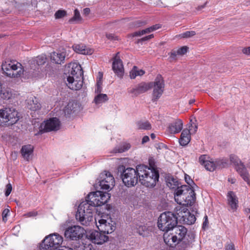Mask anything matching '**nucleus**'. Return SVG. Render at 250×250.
I'll return each mask as SVG.
<instances>
[{
	"mask_svg": "<svg viewBox=\"0 0 250 250\" xmlns=\"http://www.w3.org/2000/svg\"><path fill=\"white\" fill-rule=\"evenodd\" d=\"M67 69L68 71L67 86L72 90L80 89L83 85V74L81 66L76 62L70 63L68 64Z\"/></svg>",
	"mask_w": 250,
	"mask_h": 250,
	"instance_id": "obj_1",
	"label": "nucleus"
},
{
	"mask_svg": "<svg viewBox=\"0 0 250 250\" xmlns=\"http://www.w3.org/2000/svg\"><path fill=\"white\" fill-rule=\"evenodd\" d=\"M139 181L146 187H153L159 178V172L155 169L145 165L137 166Z\"/></svg>",
	"mask_w": 250,
	"mask_h": 250,
	"instance_id": "obj_2",
	"label": "nucleus"
},
{
	"mask_svg": "<svg viewBox=\"0 0 250 250\" xmlns=\"http://www.w3.org/2000/svg\"><path fill=\"white\" fill-rule=\"evenodd\" d=\"M93 206L86 199L78 206L76 214V219L83 225L89 226L94 220Z\"/></svg>",
	"mask_w": 250,
	"mask_h": 250,
	"instance_id": "obj_3",
	"label": "nucleus"
},
{
	"mask_svg": "<svg viewBox=\"0 0 250 250\" xmlns=\"http://www.w3.org/2000/svg\"><path fill=\"white\" fill-rule=\"evenodd\" d=\"M174 199L179 206H190L195 201L194 191L189 186H181L176 189L174 193Z\"/></svg>",
	"mask_w": 250,
	"mask_h": 250,
	"instance_id": "obj_4",
	"label": "nucleus"
},
{
	"mask_svg": "<svg viewBox=\"0 0 250 250\" xmlns=\"http://www.w3.org/2000/svg\"><path fill=\"white\" fill-rule=\"evenodd\" d=\"M158 227L163 231H169L177 224V218L171 212L167 211L162 213L158 220Z\"/></svg>",
	"mask_w": 250,
	"mask_h": 250,
	"instance_id": "obj_5",
	"label": "nucleus"
},
{
	"mask_svg": "<svg viewBox=\"0 0 250 250\" xmlns=\"http://www.w3.org/2000/svg\"><path fill=\"white\" fill-rule=\"evenodd\" d=\"M20 117L18 111L13 107L0 109V125H11L16 124Z\"/></svg>",
	"mask_w": 250,
	"mask_h": 250,
	"instance_id": "obj_6",
	"label": "nucleus"
},
{
	"mask_svg": "<svg viewBox=\"0 0 250 250\" xmlns=\"http://www.w3.org/2000/svg\"><path fill=\"white\" fill-rule=\"evenodd\" d=\"M2 69L4 73L10 77L18 78L25 73L21 64L14 61H7L2 64Z\"/></svg>",
	"mask_w": 250,
	"mask_h": 250,
	"instance_id": "obj_7",
	"label": "nucleus"
},
{
	"mask_svg": "<svg viewBox=\"0 0 250 250\" xmlns=\"http://www.w3.org/2000/svg\"><path fill=\"white\" fill-rule=\"evenodd\" d=\"M63 242L62 237L57 233L51 234L46 236L42 240L41 248L44 250H51L60 249Z\"/></svg>",
	"mask_w": 250,
	"mask_h": 250,
	"instance_id": "obj_8",
	"label": "nucleus"
},
{
	"mask_svg": "<svg viewBox=\"0 0 250 250\" xmlns=\"http://www.w3.org/2000/svg\"><path fill=\"white\" fill-rule=\"evenodd\" d=\"M229 160L231 163L234 165L235 169L240 176L248 185L250 186V174L244 163L237 156L234 154H231L229 156Z\"/></svg>",
	"mask_w": 250,
	"mask_h": 250,
	"instance_id": "obj_9",
	"label": "nucleus"
},
{
	"mask_svg": "<svg viewBox=\"0 0 250 250\" xmlns=\"http://www.w3.org/2000/svg\"><path fill=\"white\" fill-rule=\"evenodd\" d=\"M110 198L109 193L96 191L89 193L86 199L95 208L96 206H101L106 203Z\"/></svg>",
	"mask_w": 250,
	"mask_h": 250,
	"instance_id": "obj_10",
	"label": "nucleus"
},
{
	"mask_svg": "<svg viewBox=\"0 0 250 250\" xmlns=\"http://www.w3.org/2000/svg\"><path fill=\"white\" fill-rule=\"evenodd\" d=\"M124 184L128 187L136 185L139 180L137 166L136 169L128 167L124 169L122 174Z\"/></svg>",
	"mask_w": 250,
	"mask_h": 250,
	"instance_id": "obj_11",
	"label": "nucleus"
},
{
	"mask_svg": "<svg viewBox=\"0 0 250 250\" xmlns=\"http://www.w3.org/2000/svg\"><path fill=\"white\" fill-rule=\"evenodd\" d=\"M188 206H178L174 211L175 212L177 218L179 222L188 225H191L194 223L196 221V218L194 215H189L188 218H185L184 216L188 214V210L187 208Z\"/></svg>",
	"mask_w": 250,
	"mask_h": 250,
	"instance_id": "obj_12",
	"label": "nucleus"
},
{
	"mask_svg": "<svg viewBox=\"0 0 250 250\" xmlns=\"http://www.w3.org/2000/svg\"><path fill=\"white\" fill-rule=\"evenodd\" d=\"M94 223L100 231L105 234L111 233L115 229V223L110 219L94 218Z\"/></svg>",
	"mask_w": 250,
	"mask_h": 250,
	"instance_id": "obj_13",
	"label": "nucleus"
},
{
	"mask_svg": "<svg viewBox=\"0 0 250 250\" xmlns=\"http://www.w3.org/2000/svg\"><path fill=\"white\" fill-rule=\"evenodd\" d=\"M97 184L102 189L111 190L115 184V180L113 175L108 171L101 173Z\"/></svg>",
	"mask_w": 250,
	"mask_h": 250,
	"instance_id": "obj_14",
	"label": "nucleus"
},
{
	"mask_svg": "<svg viewBox=\"0 0 250 250\" xmlns=\"http://www.w3.org/2000/svg\"><path fill=\"white\" fill-rule=\"evenodd\" d=\"M46 62V58L44 56L37 57L29 63V66H26L25 74L29 77H35L39 69L38 66L43 64Z\"/></svg>",
	"mask_w": 250,
	"mask_h": 250,
	"instance_id": "obj_15",
	"label": "nucleus"
},
{
	"mask_svg": "<svg viewBox=\"0 0 250 250\" xmlns=\"http://www.w3.org/2000/svg\"><path fill=\"white\" fill-rule=\"evenodd\" d=\"M86 232L84 229L80 226L68 227L64 231V236L72 240H77L82 238Z\"/></svg>",
	"mask_w": 250,
	"mask_h": 250,
	"instance_id": "obj_16",
	"label": "nucleus"
},
{
	"mask_svg": "<svg viewBox=\"0 0 250 250\" xmlns=\"http://www.w3.org/2000/svg\"><path fill=\"white\" fill-rule=\"evenodd\" d=\"M152 83H153L152 87H153L152 100L156 101L160 98L163 93L165 86L164 81L162 76L158 75L156 77L154 82Z\"/></svg>",
	"mask_w": 250,
	"mask_h": 250,
	"instance_id": "obj_17",
	"label": "nucleus"
},
{
	"mask_svg": "<svg viewBox=\"0 0 250 250\" xmlns=\"http://www.w3.org/2000/svg\"><path fill=\"white\" fill-rule=\"evenodd\" d=\"M86 237L92 243L98 245H102L107 242L108 236L101 231L91 230L86 234Z\"/></svg>",
	"mask_w": 250,
	"mask_h": 250,
	"instance_id": "obj_18",
	"label": "nucleus"
},
{
	"mask_svg": "<svg viewBox=\"0 0 250 250\" xmlns=\"http://www.w3.org/2000/svg\"><path fill=\"white\" fill-rule=\"evenodd\" d=\"M60 122L57 118H50L45 121L40 125V130L43 132L57 131L60 129Z\"/></svg>",
	"mask_w": 250,
	"mask_h": 250,
	"instance_id": "obj_19",
	"label": "nucleus"
},
{
	"mask_svg": "<svg viewBox=\"0 0 250 250\" xmlns=\"http://www.w3.org/2000/svg\"><path fill=\"white\" fill-rule=\"evenodd\" d=\"M68 55L66 49L62 48L57 51L52 52L50 54V58L53 62L57 64H62L64 62L65 58Z\"/></svg>",
	"mask_w": 250,
	"mask_h": 250,
	"instance_id": "obj_20",
	"label": "nucleus"
},
{
	"mask_svg": "<svg viewBox=\"0 0 250 250\" xmlns=\"http://www.w3.org/2000/svg\"><path fill=\"white\" fill-rule=\"evenodd\" d=\"M152 85L153 83H142L130 89L129 92L135 96H137L148 91L152 87Z\"/></svg>",
	"mask_w": 250,
	"mask_h": 250,
	"instance_id": "obj_21",
	"label": "nucleus"
},
{
	"mask_svg": "<svg viewBox=\"0 0 250 250\" xmlns=\"http://www.w3.org/2000/svg\"><path fill=\"white\" fill-rule=\"evenodd\" d=\"M183 123L182 120L177 119L169 124L167 131L170 134H176L180 132L183 128Z\"/></svg>",
	"mask_w": 250,
	"mask_h": 250,
	"instance_id": "obj_22",
	"label": "nucleus"
},
{
	"mask_svg": "<svg viewBox=\"0 0 250 250\" xmlns=\"http://www.w3.org/2000/svg\"><path fill=\"white\" fill-rule=\"evenodd\" d=\"M170 230L176 237L177 240L180 243L185 238L187 233V229L183 226H175Z\"/></svg>",
	"mask_w": 250,
	"mask_h": 250,
	"instance_id": "obj_23",
	"label": "nucleus"
},
{
	"mask_svg": "<svg viewBox=\"0 0 250 250\" xmlns=\"http://www.w3.org/2000/svg\"><path fill=\"white\" fill-rule=\"evenodd\" d=\"M112 69L114 73L119 77H122L124 74V68L121 59L116 56L112 63Z\"/></svg>",
	"mask_w": 250,
	"mask_h": 250,
	"instance_id": "obj_24",
	"label": "nucleus"
},
{
	"mask_svg": "<svg viewBox=\"0 0 250 250\" xmlns=\"http://www.w3.org/2000/svg\"><path fill=\"white\" fill-rule=\"evenodd\" d=\"M163 237L165 243L170 247H173L179 243L171 230L165 231Z\"/></svg>",
	"mask_w": 250,
	"mask_h": 250,
	"instance_id": "obj_25",
	"label": "nucleus"
},
{
	"mask_svg": "<svg viewBox=\"0 0 250 250\" xmlns=\"http://www.w3.org/2000/svg\"><path fill=\"white\" fill-rule=\"evenodd\" d=\"M227 200L231 209L233 211L236 210L238 207V200L234 192L230 191L228 193Z\"/></svg>",
	"mask_w": 250,
	"mask_h": 250,
	"instance_id": "obj_26",
	"label": "nucleus"
},
{
	"mask_svg": "<svg viewBox=\"0 0 250 250\" xmlns=\"http://www.w3.org/2000/svg\"><path fill=\"white\" fill-rule=\"evenodd\" d=\"M81 106L79 104L75 101H70L64 109V112L65 115H69L80 111Z\"/></svg>",
	"mask_w": 250,
	"mask_h": 250,
	"instance_id": "obj_27",
	"label": "nucleus"
},
{
	"mask_svg": "<svg viewBox=\"0 0 250 250\" xmlns=\"http://www.w3.org/2000/svg\"><path fill=\"white\" fill-rule=\"evenodd\" d=\"M73 50L77 53L83 55H91L93 50L82 44H77L73 45Z\"/></svg>",
	"mask_w": 250,
	"mask_h": 250,
	"instance_id": "obj_28",
	"label": "nucleus"
},
{
	"mask_svg": "<svg viewBox=\"0 0 250 250\" xmlns=\"http://www.w3.org/2000/svg\"><path fill=\"white\" fill-rule=\"evenodd\" d=\"M27 106L29 109L33 111H37L41 107L37 98L33 96L29 97L27 100Z\"/></svg>",
	"mask_w": 250,
	"mask_h": 250,
	"instance_id": "obj_29",
	"label": "nucleus"
},
{
	"mask_svg": "<svg viewBox=\"0 0 250 250\" xmlns=\"http://www.w3.org/2000/svg\"><path fill=\"white\" fill-rule=\"evenodd\" d=\"M133 230L135 232L138 233L143 237H147L149 236L150 230L145 225H136L133 227Z\"/></svg>",
	"mask_w": 250,
	"mask_h": 250,
	"instance_id": "obj_30",
	"label": "nucleus"
},
{
	"mask_svg": "<svg viewBox=\"0 0 250 250\" xmlns=\"http://www.w3.org/2000/svg\"><path fill=\"white\" fill-rule=\"evenodd\" d=\"M190 134L191 133L188 129L183 130L179 139V143L181 146H185L189 143L190 141Z\"/></svg>",
	"mask_w": 250,
	"mask_h": 250,
	"instance_id": "obj_31",
	"label": "nucleus"
},
{
	"mask_svg": "<svg viewBox=\"0 0 250 250\" xmlns=\"http://www.w3.org/2000/svg\"><path fill=\"white\" fill-rule=\"evenodd\" d=\"M33 147L31 145L23 146L21 149V153L23 157L28 161L32 154Z\"/></svg>",
	"mask_w": 250,
	"mask_h": 250,
	"instance_id": "obj_32",
	"label": "nucleus"
},
{
	"mask_svg": "<svg viewBox=\"0 0 250 250\" xmlns=\"http://www.w3.org/2000/svg\"><path fill=\"white\" fill-rule=\"evenodd\" d=\"M160 28V26L158 24L153 25L151 27L143 29L141 31H139L133 33V36H141L143 35L149 33L153 32Z\"/></svg>",
	"mask_w": 250,
	"mask_h": 250,
	"instance_id": "obj_33",
	"label": "nucleus"
},
{
	"mask_svg": "<svg viewBox=\"0 0 250 250\" xmlns=\"http://www.w3.org/2000/svg\"><path fill=\"white\" fill-rule=\"evenodd\" d=\"M108 100V98L106 94L101 93L96 94L93 102L96 105H101Z\"/></svg>",
	"mask_w": 250,
	"mask_h": 250,
	"instance_id": "obj_34",
	"label": "nucleus"
},
{
	"mask_svg": "<svg viewBox=\"0 0 250 250\" xmlns=\"http://www.w3.org/2000/svg\"><path fill=\"white\" fill-rule=\"evenodd\" d=\"M145 72L143 69H139L137 66H134L130 71V77L131 79H135L137 76H141L145 74Z\"/></svg>",
	"mask_w": 250,
	"mask_h": 250,
	"instance_id": "obj_35",
	"label": "nucleus"
},
{
	"mask_svg": "<svg viewBox=\"0 0 250 250\" xmlns=\"http://www.w3.org/2000/svg\"><path fill=\"white\" fill-rule=\"evenodd\" d=\"M167 185L171 189L177 188L179 184L178 181L174 178L169 177L167 180Z\"/></svg>",
	"mask_w": 250,
	"mask_h": 250,
	"instance_id": "obj_36",
	"label": "nucleus"
},
{
	"mask_svg": "<svg viewBox=\"0 0 250 250\" xmlns=\"http://www.w3.org/2000/svg\"><path fill=\"white\" fill-rule=\"evenodd\" d=\"M130 148V145L128 143H125L116 147L114 149V152L115 153H122L128 150Z\"/></svg>",
	"mask_w": 250,
	"mask_h": 250,
	"instance_id": "obj_37",
	"label": "nucleus"
},
{
	"mask_svg": "<svg viewBox=\"0 0 250 250\" xmlns=\"http://www.w3.org/2000/svg\"><path fill=\"white\" fill-rule=\"evenodd\" d=\"M138 129L148 130L151 128V125L147 121H139L136 123Z\"/></svg>",
	"mask_w": 250,
	"mask_h": 250,
	"instance_id": "obj_38",
	"label": "nucleus"
},
{
	"mask_svg": "<svg viewBox=\"0 0 250 250\" xmlns=\"http://www.w3.org/2000/svg\"><path fill=\"white\" fill-rule=\"evenodd\" d=\"M204 167L207 170L212 171L215 169L216 165L213 161L208 160L204 165Z\"/></svg>",
	"mask_w": 250,
	"mask_h": 250,
	"instance_id": "obj_39",
	"label": "nucleus"
},
{
	"mask_svg": "<svg viewBox=\"0 0 250 250\" xmlns=\"http://www.w3.org/2000/svg\"><path fill=\"white\" fill-rule=\"evenodd\" d=\"M196 120H194V121H193L192 119L190 120V126H189V129H188L189 130L190 133L191 134H194L196 132L198 128V125L196 123Z\"/></svg>",
	"mask_w": 250,
	"mask_h": 250,
	"instance_id": "obj_40",
	"label": "nucleus"
},
{
	"mask_svg": "<svg viewBox=\"0 0 250 250\" xmlns=\"http://www.w3.org/2000/svg\"><path fill=\"white\" fill-rule=\"evenodd\" d=\"M102 75H101L99 79L97 81L96 87L95 90V93L96 94H101L102 91Z\"/></svg>",
	"mask_w": 250,
	"mask_h": 250,
	"instance_id": "obj_41",
	"label": "nucleus"
},
{
	"mask_svg": "<svg viewBox=\"0 0 250 250\" xmlns=\"http://www.w3.org/2000/svg\"><path fill=\"white\" fill-rule=\"evenodd\" d=\"M195 34V31H188L179 35V37L181 38H188L193 37Z\"/></svg>",
	"mask_w": 250,
	"mask_h": 250,
	"instance_id": "obj_42",
	"label": "nucleus"
},
{
	"mask_svg": "<svg viewBox=\"0 0 250 250\" xmlns=\"http://www.w3.org/2000/svg\"><path fill=\"white\" fill-rule=\"evenodd\" d=\"M79 250H94V249L92 244L85 243L81 245Z\"/></svg>",
	"mask_w": 250,
	"mask_h": 250,
	"instance_id": "obj_43",
	"label": "nucleus"
},
{
	"mask_svg": "<svg viewBox=\"0 0 250 250\" xmlns=\"http://www.w3.org/2000/svg\"><path fill=\"white\" fill-rule=\"evenodd\" d=\"M208 160V156L206 155H201L199 157V162L202 165H203L204 166Z\"/></svg>",
	"mask_w": 250,
	"mask_h": 250,
	"instance_id": "obj_44",
	"label": "nucleus"
},
{
	"mask_svg": "<svg viewBox=\"0 0 250 250\" xmlns=\"http://www.w3.org/2000/svg\"><path fill=\"white\" fill-rule=\"evenodd\" d=\"M66 15V12L64 10H58L56 12L55 16L56 19H60Z\"/></svg>",
	"mask_w": 250,
	"mask_h": 250,
	"instance_id": "obj_45",
	"label": "nucleus"
},
{
	"mask_svg": "<svg viewBox=\"0 0 250 250\" xmlns=\"http://www.w3.org/2000/svg\"><path fill=\"white\" fill-rule=\"evenodd\" d=\"M188 49V47H187L186 46H183V47L179 48L177 50V54H178L179 55H183L187 53Z\"/></svg>",
	"mask_w": 250,
	"mask_h": 250,
	"instance_id": "obj_46",
	"label": "nucleus"
},
{
	"mask_svg": "<svg viewBox=\"0 0 250 250\" xmlns=\"http://www.w3.org/2000/svg\"><path fill=\"white\" fill-rule=\"evenodd\" d=\"M38 215V212L36 211H32L28 212L26 213H25L23 215V216L28 218V217H35Z\"/></svg>",
	"mask_w": 250,
	"mask_h": 250,
	"instance_id": "obj_47",
	"label": "nucleus"
},
{
	"mask_svg": "<svg viewBox=\"0 0 250 250\" xmlns=\"http://www.w3.org/2000/svg\"><path fill=\"white\" fill-rule=\"evenodd\" d=\"M81 20V16L78 10L76 9L74 11V16L72 20L79 21Z\"/></svg>",
	"mask_w": 250,
	"mask_h": 250,
	"instance_id": "obj_48",
	"label": "nucleus"
},
{
	"mask_svg": "<svg viewBox=\"0 0 250 250\" xmlns=\"http://www.w3.org/2000/svg\"><path fill=\"white\" fill-rule=\"evenodd\" d=\"M12 187L10 184H8L6 186V191L5 193V196H8L10 194L12 191Z\"/></svg>",
	"mask_w": 250,
	"mask_h": 250,
	"instance_id": "obj_49",
	"label": "nucleus"
},
{
	"mask_svg": "<svg viewBox=\"0 0 250 250\" xmlns=\"http://www.w3.org/2000/svg\"><path fill=\"white\" fill-rule=\"evenodd\" d=\"M185 181L189 186H191V185L193 184V180L191 179L189 175L185 174Z\"/></svg>",
	"mask_w": 250,
	"mask_h": 250,
	"instance_id": "obj_50",
	"label": "nucleus"
},
{
	"mask_svg": "<svg viewBox=\"0 0 250 250\" xmlns=\"http://www.w3.org/2000/svg\"><path fill=\"white\" fill-rule=\"evenodd\" d=\"M9 213V210L8 209H5L2 212V219L4 222H6L7 220V217Z\"/></svg>",
	"mask_w": 250,
	"mask_h": 250,
	"instance_id": "obj_51",
	"label": "nucleus"
},
{
	"mask_svg": "<svg viewBox=\"0 0 250 250\" xmlns=\"http://www.w3.org/2000/svg\"><path fill=\"white\" fill-rule=\"evenodd\" d=\"M177 55H179L177 54V51L173 50L170 53L169 58L171 60H175Z\"/></svg>",
	"mask_w": 250,
	"mask_h": 250,
	"instance_id": "obj_52",
	"label": "nucleus"
},
{
	"mask_svg": "<svg viewBox=\"0 0 250 250\" xmlns=\"http://www.w3.org/2000/svg\"><path fill=\"white\" fill-rule=\"evenodd\" d=\"M153 37V34H151V35H149L148 36H146L142 38L140 40V41L144 42V41H148V40H150V39L152 38Z\"/></svg>",
	"mask_w": 250,
	"mask_h": 250,
	"instance_id": "obj_53",
	"label": "nucleus"
},
{
	"mask_svg": "<svg viewBox=\"0 0 250 250\" xmlns=\"http://www.w3.org/2000/svg\"><path fill=\"white\" fill-rule=\"evenodd\" d=\"M226 250H235L234 245L232 244H229L225 247Z\"/></svg>",
	"mask_w": 250,
	"mask_h": 250,
	"instance_id": "obj_54",
	"label": "nucleus"
},
{
	"mask_svg": "<svg viewBox=\"0 0 250 250\" xmlns=\"http://www.w3.org/2000/svg\"><path fill=\"white\" fill-rule=\"evenodd\" d=\"M242 52L245 54L250 55V47L243 48Z\"/></svg>",
	"mask_w": 250,
	"mask_h": 250,
	"instance_id": "obj_55",
	"label": "nucleus"
},
{
	"mask_svg": "<svg viewBox=\"0 0 250 250\" xmlns=\"http://www.w3.org/2000/svg\"><path fill=\"white\" fill-rule=\"evenodd\" d=\"M208 223V216L207 215H206L205 217H204V221L203 222V228L204 229L205 228V227H206V226L207 225Z\"/></svg>",
	"mask_w": 250,
	"mask_h": 250,
	"instance_id": "obj_56",
	"label": "nucleus"
},
{
	"mask_svg": "<svg viewBox=\"0 0 250 250\" xmlns=\"http://www.w3.org/2000/svg\"><path fill=\"white\" fill-rule=\"evenodd\" d=\"M149 138L148 136H145L144 137H143V138L142 139V143L145 144V143L149 141Z\"/></svg>",
	"mask_w": 250,
	"mask_h": 250,
	"instance_id": "obj_57",
	"label": "nucleus"
},
{
	"mask_svg": "<svg viewBox=\"0 0 250 250\" xmlns=\"http://www.w3.org/2000/svg\"><path fill=\"white\" fill-rule=\"evenodd\" d=\"M74 250L71 248H68V247H62L60 249H55V250Z\"/></svg>",
	"mask_w": 250,
	"mask_h": 250,
	"instance_id": "obj_58",
	"label": "nucleus"
},
{
	"mask_svg": "<svg viewBox=\"0 0 250 250\" xmlns=\"http://www.w3.org/2000/svg\"><path fill=\"white\" fill-rule=\"evenodd\" d=\"M90 13V9L88 8H86L83 9V14L85 15H87Z\"/></svg>",
	"mask_w": 250,
	"mask_h": 250,
	"instance_id": "obj_59",
	"label": "nucleus"
},
{
	"mask_svg": "<svg viewBox=\"0 0 250 250\" xmlns=\"http://www.w3.org/2000/svg\"><path fill=\"white\" fill-rule=\"evenodd\" d=\"M106 37L109 39H111V40H113L114 39V36L112 34H107L106 35Z\"/></svg>",
	"mask_w": 250,
	"mask_h": 250,
	"instance_id": "obj_60",
	"label": "nucleus"
},
{
	"mask_svg": "<svg viewBox=\"0 0 250 250\" xmlns=\"http://www.w3.org/2000/svg\"><path fill=\"white\" fill-rule=\"evenodd\" d=\"M229 181L231 184H234L235 182V179L233 178H229Z\"/></svg>",
	"mask_w": 250,
	"mask_h": 250,
	"instance_id": "obj_61",
	"label": "nucleus"
},
{
	"mask_svg": "<svg viewBox=\"0 0 250 250\" xmlns=\"http://www.w3.org/2000/svg\"><path fill=\"white\" fill-rule=\"evenodd\" d=\"M195 100L194 99H190L189 102H188V103L189 104H192L193 103H194L195 102Z\"/></svg>",
	"mask_w": 250,
	"mask_h": 250,
	"instance_id": "obj_62",
	"label": "nucleus"
},
{
	"mask_svg": "<svg viewBox=\"0 0 250 250\" xmlns=\"http://www.w3.org/2000/svg\"><path fill=\"white\" fill-rule=\"evenodd\" d=\"M246 168H249L250 169V159L249 160L248 162L247 163L246 166Z\"/></svg>",
	"mask_w": 250,
	"mask_h": 250,
	"instance_id": "obj_63",
	"label": "nucleus"
},
{
	"mask_svg": "<svg viewBox=\"0 0 250 250\" xmlns=\"http://www.w3.org/2000/svg\"><path fill=\"white\" fill-rule=\"evenodd\" d=\"M150 137L152 139H154L155 138V135L154 133H152L150 135Z\"/></svg>",
	"mask_w": 250,
	"mask_h": 250,
	"instance_id": "obj_64",
	"label": "nucleus"
}]
</instances>
